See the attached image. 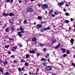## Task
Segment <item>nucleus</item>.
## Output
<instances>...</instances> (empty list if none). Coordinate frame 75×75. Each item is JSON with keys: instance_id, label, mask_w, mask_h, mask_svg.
<instances>
[{"instance_id": "obj_63", "label": "nucleus", "mask_w": 75, "mask_h": 75, "mask_svg": "<svg viewBox=\"0 0 75 75\" xmlns=\"http://www.w3.org/2000/svg\"><path fill=\"white\" fill-rule=\"evenodd\" d=\"M69 30H70V29H71V27H70L69 28Z\"/></svg>"}, {"instance_id": "obj_30", "label": "nucleus", "mask_w": 75, "mask_h": 75, "mask_svg": "<svg viewBox=\"0 0 75 75\" xmlns=\"http://www.w3.org/2000/svg\"><path fill=\"white\" fill-rule=\"evenodd\" d=\"M71 65H72V66L73 67H75V64H74L72 63H71Z\"/></svg>"}, {"instance_id": "obj_38", "label": "nucleus", "mask_w": 75, "mask_h": 75, "mask_svg": "<svg viewBox=\"0 0 75 75\" xmlns=\"http://www.w3.org/2000/svg\"><path fill=\"white\" fill-rule=\"evenodd\" d=\"M29 54H27L26 56V57L27 58H29Z\"/></svg>"}, {"instance_id": "obj_34", "label": "nucleus", "mask_w": 75, "mask_h": 75, "mask_svg": "<svg viewBox=\"0 0 75 75\" xmlns=\"http://www.w3.org/2000/svg\"><path fill=\"white\" fill-rule=\"evenodd\" d=\"M24 24H27V20H25L24 23H23Z\"/></svg>"}, {"instance_id": "obj_35", "label": "nucleus", "mask_w": 75, "mask_h": 75, "mask_svg": "<svg viewBox=\"0 0 75 75\" xmlns=\"http://www.w3.org/2000/svg\"><path fill=\"white\" fill-rule=\"evenodd\" d=\"M18 70L19 72H21V69L20 68H19Z\"/></svg>"}, {"instance_id": "obj_20", "label": "nucleus", "mask_w": 75, "mask_h": 75, "mask_svg": "<svg viewBox=\"0 0 75 75\" xmlns=\"http://www.w3.org/2000/svg\"><path fill=\"white\" fill-rule=\"evenodd\" d=\"M74 39H71L70 40V42H71V44H73L74 43Z\"/></svg>"}, {"instance_id": "obj_60", "label": "nucleus", "mask_w": 75, "mask_h": 75, "mask_svg": "<svg viewBox=\"0 0 75 75\" xmlns=\"http://www.w3.org/2000/svg\"><path fill=\"white\" fill-rule=\"evenodd\" d=\"M41 23H42V24H43V23H44V22L42 21H41Z\"/></svg>"}, {"instance_id": "obj_21", "label": "nucleus", "mask_w": 75, "mask_h": 75, "mask_svg": "<svg viewBox=\"0 0 75 75\" xmlns=\"http://www.w3.org/2000/svg\"><path fill=\"white\" fill-rule=\"evenodd\" d=\"M61 45V44L60 43H59L57 45V46L56 47V49H57V48H59V47Z\"/></svg>"}, {"instance_id": "obj_45", "label": "nucleus", "mask_w": 75, "mask_h": 75, "mask_svg": "<svg viewBox=\"0 0 75 75\" xmlns=\"http://www.w3.org/2000/svg\"><path fill=\"white\" fill-rule=\"evenodd\" d=\"M14 57H15V56H14V55H12L11 57L13 58H14Z\"/></svg>"}, {"instance_id": "obj_61", "label": "nucleus", "mask_w": 75, "mask_h": 75, "mask_svg": "<svg viewBox=\"0 0 75 75\" xmlns=\"http://www.w3.org/2000/svg\"><path fill=\"white\" fill-rule=\"evenodd\" d=\"M3 63H4V65H6V63L5 62H4Z\"/></svg>"}, {"instance_id": "obj_17", "label": "nucleus", "mask_w": 75, "mask_h": 75, "mask_svg": "<svg viewBox=\"0 0 75 75\" xmlns=\"http://www.w3.org/2000/svg\"><path fill=\"white\" fill-rule=\"evenodd\" d=\"M54 12V11L53 10H50V11L49 12V14H52V13Z\"/></svg>"}, {"instance_id": "obj_23", "label": "nucleus", "mask_w": 75, "mask_h": 75, "mask_svg": "<svg viewBox=\"0 0 75 75\" xmlns=\"http://www.w3.org/2000/svg\"><path fill=\"white\" fill-rule=\"evenodd\" d=\"M28 65H29L28 63L27 62H25V65L26 67H27V66H28Z\"/></svg>"}, {"instance_id": "obj_59", "label": "nucleus", "mask_w": 75, "mask_h": 75, "mask_svg": "<svg viewBox=\"0 0 75 75\" xmlns=\"http://www.w3.org/2000/svg\"><path fill=\"white\" fill-rule=\"evenodd\" d=\"M13 0H11V3H12L13 2Z\"/></svg>"}, {"instance_id": "obj_11", "label": "nucleus", "mask_w": 75, "mask_h": 75, "mask_svg": "<svg viewBox=\"0 0 75 75\" xmlns=\"http://www.w3.org/2000/svg\"><path fill=\"white\" fill-rule=\"evenodd\" d=\"M17 48V47H13L12 48V49H11V51H12L14 52V51H15V50H16Z\"/></svg>"}, {"instance_id": "obj_25", "label": "nucleus", "mask_w": 75, "mask_h": 75, "mask_svg": "<svg viewBox=\"0 0 75 75\" xmlns=\"http://www.w3.org/2000/svg\"><path fill=\"white\" fill-rule=\"evenodd\" d=\"M39 46H40L41 47H42V46H44V44H41L40 43L39 45Z\"/></svg>"}, {"instance_id": "obj_40", "label": "nucleus", "mask_w": 75, "mask_h": 75, "mask_svg": "<svg viewBox=\"0 0 75 75\" xmlns=\"http://www.w3.org/2000/svg\"><path fill=\"white\" fill-rule=\"evenodd\" d=\"M38 6L39 7H40V6H41V4H40V3H38Z\"/></svg>"}, {"instance_id": "obj_50", "label": "nucleus", "mask_w": 75, "mask_h": 75, "mask_svg": "<svg viewBox=\"0 0 75 75\" xmlns=\"http://www.w3.org/2000/svg\"><path fill=\"white\" fill-rule=\"evenodd\" d=\"M43 51H46V49L44 48L43 50Z\"/></svg>"}, {"instance_id": "obj_18", "label": "nucleus", "mask_w": 75, "mask_h": 75, "mask_svg": "<svg viewBox=\"0 0 75 75\" xmlns=\"http://www.w3.org/2000/svg\"><path fill=\"white\" fill-rule=\"evenodd\" d=\"M37 39L35 38H34L32 39V41L33 42H35V41H37Z\"/></svg>"}, {"instance_id": "obj_36", "label": "nucleus", "mask_w": 75, "mask_h": 75, "mask_svg": "<svg viewBox=\"0 0 75 75\" xmlns=\"http://www.w3.org/2000/svg\"><path fill=\"white\" fill-rule=\"evenodd\" d=\"M36 55L37 56H40V53H37Z\"/></svg>"}, {"instance_id": "obj_22", "label": "nucleus", "mask_w": 75, "mask_h": 75, "mask_svg": "<svg viewBox=\"0 0 75 75\" xmlns=\"http://www.w3.org/2000/svg\"><path fill=\"white\" fill-rule=\"evenodd\" d=\"M62 50V52H65V49H63L62 48H61Z\"/></svg>"}, {"instance_id": "obj_47", "label": "nucleus", "mask_w": 75, "mask_h": 75, "mask_svg": "<svg viewBox=\"0 0 75 75\" xmlns=\"http://www.w3.org/2000/svg\"><path fill=\"white\" fill-rule=\"evenodd\" d=\"M0 62L1 64H2V63L3 62V61L2 60H0Z\"/></svg>"}, {"instance_id": "obj_8", "label": "nucleus", "mask_w": 75, "mask_h": 75, "mask_svg": "<svg viewBox=\"0 0 75 75\" xmlns=\"http://www.w3.org/2000/svg\"><path fill=\"white\" fill-rule=\"evenodd\" d=\"M10 30L11 31H14V30H16V29H15L14 27L12 26Z\"/></svg>"}, {"instance_id": "obj_4", "label": "nucleus", "mask_w": 75, "mask_h": 75, "mask_svg": "<svg viewBox=\"0 0 75 75\" xmlns=\"http://www.w3.org/2000/svg\"><path fill=\"white\" fill-rule=\"evenodd\" d=\"M42 8L43 10H45V8H48V5L46 4L42 5Z\"/></svg>"}, {"instance_id": "obj_26", "label": "nucleus", "mask_w": 75, "mask_h": 75, "mask_svg": "<svg viewBox=\"0 0 75 75\" xmlns=\"http://www.w3.org/2000/svg\"><path fill=\"white\" fill-rule=\"evenodd\" d=\"M49 56L50 55L49 54H47L45 56V58H48L49 57Z\"/></svg>"}, {"instance_id": "obj_2", "label": "nucleus", "mask_w": 75, "mask_h": 75, "mask_svg": "<svg viewBox=\"0 0 75 75\" xmlns=\"http://www.w3.org/2000/svg\"><path fill=\"white\" fill-rule=\"evenodd\" d=\"M27 12H33L34 10L32 8H29L26 10Z\"/></svg>"}, {"instance_id": "obj_13", "label": "nucleus", "mask_w": 75, "mask_h": 75, "mask_svg": "<svg viewBox=\"0 0 75 75\" xmlns=\"http://www.w3.org/2000/svg\"><path fill=\"white\" fill-rule=\"evenodd\" d=\"M8 16H11V17L13 16H14V13H10L8 14Z\"/></svg>"}, {"instance_id": "obj_29", "label": "nucleus", "mask_w": 75, "mask_h": 75, "mask_svg": "<svg viewBox=\"0 0 75 75\" xmlns=\"http://www.w3.org/2000/svg\"><path fill=\"white\" fill-rule=\"evenodd\" d=\"M42 64L44 66H46L47 65V63H46V62H44Z\"/></svg>"}, {"instance_id": "obj_32", "label": "nucleus", "mask_w": 75, "mask_h": 75, "mask_svg": "<svg viewBox=\"0 0 75 75\" xmlns=\"http://www.w3.org/2000/svg\"><path fill=\"white\" fill-rule=\"evenodd\" d=\"M65 15H66L67 16H69V14L68 13H66Z\"/></svg>"}, {"instance_id": "obj_57", "label": "nucleus", "mask_w": 75, "mask_h": 75, "mask_svg": "<svg viewBox=\"0 0 75 75\" xmlns=\"http://www.w3.org/2000/svg\"><path fill=\"white\" fill-rule=\"evenodd\" d=\"M70 20H71V21H72V20H73V18H71L70 19Z\"/></svg>"}, {"instance_id": "obj_16", "label": "nucleus", "mask_w": 75, "mask_h": 75, "mask_svg": "<svg viewBox=\"0 0 75 75\" xmlns=\"http://www.w3.org/2000/svg\"><path fill=\"white\" fill-rule=\"evenodd\" d=\"M47 60L46 59L44 58H42L41 59L40 61H46Z\"/></svg>"}, {"instance_id": "obj_42", "label": "nucleus", "mask_w": 75, "mask_h": 75, "mask_svg": "<svg viewBox=\"0 0 75 75\" xmlns=\"http://www.w3.org/2000/svg\"><path fill=\"white\" fill-rule=\"evenodd\" d=\"M8 47H9V46H8V45H6L5 47L6 48H8Z\"/></svg>"}, {"instance_id": "obj_48", "label": "nucleus", "mask_w": 75, "mask_h": 75, "mask_svg": "<svg viewBox=\"0 0 75 75\" xmlns=\"http://www.w3.org/2000/svg\"><path fill=\"white\" fill-rule=\"evenodd\" d=\"M17 62V61L16 60H14V61H13V63H16Z\"/></svg>"}, {"instance_id": "obj_39", "label": "nucleus", "mask_w": 75, "mask_h": 75, "mask_svg": "<svg viewBox=\"0 0 75 75\" xmlns=\"http://www.w3.org/2000/svg\"><path fill=\"white\" fill-rule=\"evenodd\" d=\"M19 46L21 48V47H23V45H21V44H20L19 45Z\"/></svg>"}, {"instance_id": "obj_28", "label": "nucleus", "mask_w": 75, "mask_h": 75, "mask_svg": "<svg viewBox=\"0 0 75 75\" xmlns=\"http://www.w3.org/2000/svg\"><path fill=\"white\" fill-rule=\"evenodd\" d=\"M0 71L1 72H3V69H2L1 67H0Z\"/></svg>"}, {"instance_id": "obj_14", "label": "nucleus", "mask_w": 75, "mask_h": 75, "mask_svg": "<svg viewBox=\"0 0 75 75\" xmlns=\"http://www.w3.org/2000/svg\"><path fill=\"white\" fill-rule=\"evenodd\" d=\"M2 16H6V17H7L8 16V14H7V13H4L2 14Z\"/></svg>"}, {"instance_id": "obj_24", "label": "nucleus", "mask_w": 75, "mask_h": 75, "mask_svg": "<svg viewBox=\"0 0 75 75\" xmlns=\"http://www.w3.org/2000/svg\"><path fill=\"white\" fill-rule=\"evenodd\" d=\"M9 74H10V73L8 72H6L4 74V75H9Z\"/></svg>"}, {"instance_id": "obj_54", "label": "nucleus", "mask_w": 75, "mask_h": 75, "mask_svg": "<svg viewBox=\"0 0 75 75\" xmlns=\"http://www.w3.org/2000/svg\"><path fill=\"white\" fill-rule=\"evenodd\" d=\"M57 12H54V14L55 15H57Z\"/></svg>"}, {"instance_id": "obj_64", "label": "nucleus", "mask_w": 75, "mask_h": 75, "mask_svg": "<svg viewBox=\"0 0 75 75\" xmlns=\"http://www.w3.org/2000/svg\"><path fill=\"white\" fill-rule=\"evenodd\" d=\"M9 23H11V21H9Z\"/></svg>"}, {"instance_id": "obj_33", "label": "nucleus", "mask_w": 75, "mask_h": 75, "mask_svg": "<svg viewBox=\"0 0 75 75\" xmlns=\"http://www.w3.org/2000/svg\"><path fill=\"white\" fill-rule=\"evenodd\" d=\"M52 44H54V43H55V42H57V40H54L52 41Z\"/></svg>"}, {"instance_id": "obj_52", "label": "nucleus", "mask_w": 75, "mask_h": 75, "mask_svg": "<svg viewBox=\"0 0 75 75\" xmlns=\"http://www.w3.org/2000/svg\"><path fill=\"white\" fill-rule=\"evenodd\" d=\"M52 17H55V15H54V14H52Z\"/></svg>"}, {"instance_id": "obj_9", "label": "nucleus", "mask_w": 75, "mask_h": 75, "mask_svg": "<svg viewBox=\"0 0 75 75\" xmlns=\"http://www.w3.org/2000/svg\"><path fill=\"white\" fill-rule=\"evenodd\" d=\"M64 3H65L64 2L62 1L61 3L60 2V3H58V5H59V6H63V5H64Z\"/></svg>"}, {"instance_id": "obj_53", "label": "nucleus", "mask_w": 75, "mask_h": 75, "mask_svg": "<svg viewBox=\"0 0 75 75\" xmlns=\"http://www.w3.org/2000/svg\"><path fill=\"white\" fill-rule=\"evenodd\" d=\"M24 67H22V71H24Z\"/></svg>"}, {"instance_id": "obj_19", "label": "nucleus", "mask_w": 75, "mask_h": 75, "mask_svg": "<svg viewBox=\"0 0 75 75\" xmlns=\"http://www.w3.org/2000/svg\"><path fill=\"white\" fill-rule=\"evenodd\" d=\"M38 19L39 20H42V17L41 16H38Z\"/></svg>"}, {"instance_id": "obj_7", "label": "nucleus", "mask_w": 75, "mask_h": 75, "mask_svg": "<svg viewBox=\"0 0 75 75\" xmlns=\"http://www.w3.org/2000/svg\"><path fill=\"white\" fill-rule=\"evenodd\" d=\"M20 31H20L21 32H22L23 33H24V28H23L21 26L20 27Z\"/></svg>"}, {"instance_id": "obj_3", "label": "nucleus", "mask_w": 75, "mask_h": 75, "mask_svg": "<svg viewBox=\"0 0 75 75\" xmlns=\"http://www.w3.org/2000/svg\"><path fill=\"white\" fill-rule=\"evenodd\" d=\"M52 67L49 66L46 68V70L48 71H50L52 70Z\"/></svg>"}, {"instance_id": "obj_31", "label": "nucleus", "mask_w": 75, "mask_h": 75, "mask_svg": "<svg viewBox=\"0 0 75 75\" xmlns=\"http://www.w3.org/2000/svg\"><path fill=\"white\" fill-rule=\"evenodd\" d=\"M9 40H11V41H14V39L13 38H9Z\"/></svg>"}, {"instance_id": "obj_58", "label": "nucleus", "mask_w": 75, "mask_h": 75, "mask_svg": "<svg viewBox=\"0 0 75 75\" xmlns=\"http://www.w3.org/2000/svg\"><path fill=\"white\" fill-rule=\"evenodd\" d=\"M66 6H67L68 7V4H66Z\"/></svg>"}, {"instance_id": "obj_56", "label": "nucleus", "mask_w": 75, "mask_h": 75, "mask_svg": "<svg viewBox=\"0 0 75 75\" xmlns=\"http://www.w3.org/2000/svg\"><path fill=\"white\" fill-rule=\"evenodd\" d=\"M6 25H4V26H3V27L4 28H5V27H6Z\"/></svg>"}, {"instance_id": "obj_62", "label": "nucleus", "mask_w": 75, "mask_h": 75, "mask_svg": "<svg viewBox=\"0 0 75 75\" xmlns=\"http://www.w3.org/2000/svg\"><path fill=\"white\" fill-rule=\"evenodd\" d=\"M7 64V62L6 61L5 62V64Z\"/></svg>"}, {"instance_id": "obj_46", "label": "nucleus", "mask_w": 75, "mask_h": 75, "mask_svg": "<svg viewBox=\"0 0 75 75\" xmlns=\"http://www.w3.org/2000/svg\"><path fill=\"white\" fill-rule=\"evenodd\" d=\"M19 3H22V1L21 0H19Z\"/></svg>"}, {"instance_id": "obj_10", "label": "nucleus", "mask_w": 75, "mask_h": 75, "mask_svg": "<svg viewBox=\"0 0 75 75\" xmlns=\"http://www.w3.org/2000/svg\"><path fill=\"white\" fill-rule=\"evenodd\" d=\"M29 53H31L33 54H35V51H34V50H30L29 51Z\"/></svg>"}, {"instance_id": "obj_37", "label": "nucleus", "mask_w": 75, "mask_h": 75, "mask_svg": "<svg viewBox=\"0 0 75 75\" xmlns=\"http://www.w3.org/2000/svg\"><path fill=\"white\" fill-rule=\"evenodd\" d=\"M67 55L66 54H64L62 56L63 57H67Z\"/></svg>"}, {"instance_id": "obj_15", "label": "nucleus", "mask_w": 75, "mask_h": 75, "mask_svg": "<svg viewBox=\"0 0 75 75\" xmlns=\"http://www.w3.org/2000/svg\"><path fill=\"white\" fill-rule=\"evenodd\" d=\"M10 31V30H9V28H7L5 29V32L6 33H7V32H9Z\"/></svg>"}, {"instance_id": "obj_1", "label": "nucleus", "mask_w": 75, "mask_h": 75, "mask_svg": "<svg viewBox=\"0 0 75 75\" xmlns=\"http://www.w3.org/2000/svg\"><path fill=\"white\" fill-rule=\"evenodd\" d=\"M50 29V27H48L46 28H44L43 29H41L40 31L42 32V33H43L44 32V31H47V30H49Z\"/></svg>"}, {"instance_id": "obj_12", "label": "nucleus", "mask_w": 75, "mask_h": 75, "mask_svg": "<svg viewBox=\"0 0 75 75\" xmlns=\"http://www.w3.org/2000/svg\"><path fill=\"white\" fill-rule=\"evenodd\" d=\"M25 62V60L24 59H21V64H22V63H23V62Z\"/></svg>"}, {"instance_id": "obj_6", "label": "nucleus", "mask_w": 75, "mask_h": 75, "mask_svg": "<svg viewBox=\"0 0 75 75\" xmlns=\"http://www.w3.org/2000/svg\"><path fill=\"white\" fill-rule=\"evenodd\" d=\"M24 32H19L18 33V36H19V37H22V35H21V33H24Z\"/></svg>"}, {"instance_id": "obj_41", "label": "nucleus", "mask_w": 75, "mask_h": 75, "mask_svg": "<svg viewBox=\"0 0 75 75\" xmlns=\"http://www.w3.org/2000/svg\"><path fill=\"white\" fill-rule=\"evenodd\" d=\"M67 54H69L70 53L69 51V50H67Z\"/></svg>"}, {"instance_id": "obj_55", "label": "nucleus", "mask_w": 75, "mask_h": 75, "mask_svg": "<svg viewBox=\"0 0 75 75\" xmlns=\"http://www.w3.org/2000/svg\"><path fill=\"white\" fill-rule=\"evenodd\" d=\"M36 44H37V42H35V45H36Z\"/></svg>"}, {"instance_id": "obj_43", "label": "nucleus", "mask_w": 75, "mask_h": 75, "mask_svg": "<svg viewBox=\"0 0 75 75\" xmlns=\"http://www.w3.org/2000/svg\"><path fill=\"white\" fill-rule=\"evenodd\" d=\"M7 1L6 3H8L9 2H10V0H6Z\"/></svg>"}, {"instance_id": "obj_49", "label": "nucleus", "mask_w": 75, "mask_h": 75, "mask_svg": "<svg viewBox=\"0 0 75 75\" xmlns=\"http://www.w3.org/2000/svg\"><path fill=\"white\" fill-rule=\"evenodd\" d=\"M39 71V68H38L37 69V72H38V71Z\"/></svg>"}, {"instance_id": "obj_5", "label": "nucleus", "mask_w": 75, "mask_h": 75, "mask_svg": "<svg viewBox=\"0 0 75 75\" xmlns=\"http://www.w3.org/2000/svg\"><path fill=\"white\" fill-rule=\"evenodd\" d=\"M42 25H41V24L38 25L36 26L37 28L38 29H40L41 28H42Z\"/></svg>"}, {"instance_id": "obj_44", "label": "nucleus", "mask_w": 75, "mask_h": 75, "mask_svg": "<svg viewBox=\"0 0 75 75\" xmlns=\"http://www.w3.org/2000/svg\"><path fill=\"white\" fill-rule=\"evenodd\" d=\"M8 54H11V51H9L8 52Z\"/></svg>"}, {"instance_id": "obj_51", "label": "nucleus", "mask_w": 75, "mask_h": 75, "mask_svg": "<svg viewBox=\"0 0 75 75\" xmlns=\"http://www.w3.org/2000/svg\"><path fill=\"white\" fill-rule=\"evenodd\" d=\"M63 11H64V12H66V9H65V8L64 9Z\"/></svg>"}, {"instance_id": "obj_27", "label": "nucleus", "mask_w": 75, "mask_h": 75, "mask_svg": "<svg viewBox=\"0 0 75 75\" xmlns=\"http://www.w3.org/2000/svg\"><path fill=\"white\" fill-rule=\"evenodd\" d=\"M65 22L66 23H69V21L68 20H65Z\"/></svg>"}]
</instances>
